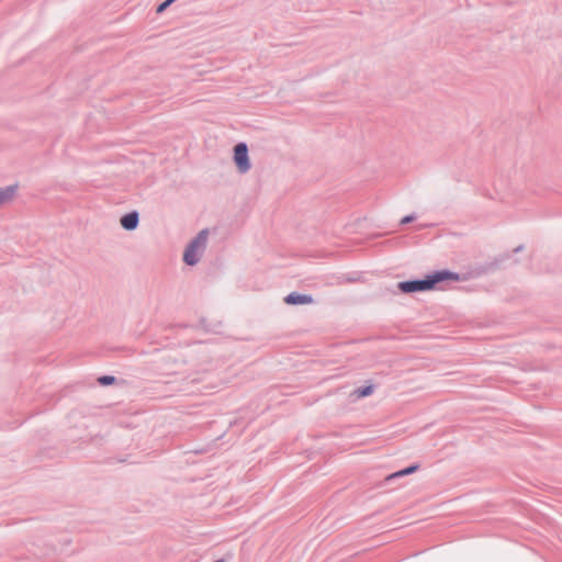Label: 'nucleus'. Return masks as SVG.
Segmentation results:
<instances>
[{
  "label": "nucleus",
  "instance_id": "obj_1",
  "mask_svg": "<svg viewBox=\"0 0 562 562\" xmlns=\"http://www.w3.org/2000/svg\"><path fill=\"white\" fill-rule=\"evenodd\" d=\"M446 280L459 281L460 277L458 273L440 270L428 274L425 279L402 281L397 288L404 293L423 292L432 290L438 283Z\"/></svg>",
  "mask_w": 562,
  "mask_h": 562
},
{
  "label": "nucleus",
  "instance_id": "obj_2",
  "mask_svg": "<svg viewBox=\"0 0 562 562\" xmlns=\"http://www.w3.org/2000/svg\"><path fill=\"white\" fill-rule=\"evenodd\" d=\"M207 238H209V231L202 229L188 244V246L186 247V250L183 252V261L188 266H195L200 261V259L206 248Z\"/></svg>",
  "mask_w": 562,
  "mask_h": 562
},
{
  "label": "nucleus",
  "instance_id": "obj_3",
  "mask_svg": "<svg viewBox=\"0 0 562 562\" xmlns=\"http://www.w3.org/2000/svg\"><path fill=\"white\" fill-rule=\"evenodd\" d=\"M234 162L240 173L250 170L251 165L248 156V147L246 143H238L234 147Z\"/></svg>",
  "mask_w": 562,
  "mask_h": 562
},
{
  "label": "nucleus",
  "instance_id": "obj_4",
  "mask_svg": "<svg viewBox=\"0 0 562 562\" xmlns=\"http://www.w3.org/2000/svg\"><path fill=\"white\" fill-rule=\"evenodd\" d=\"M313 296L310 294H302L299 292H291L284 297V302L289 305H302L313 303Z\"/></svg>",
  "mask_w": 562,
  "mask_h": 562
},
{
  "label": "nucleus",
  "instance_id": "obj_5",
  "mask_svg": "<svg viewBox=\"0 0 562 562\" xmlns=\"http://www.w3.org/2000/svg\"><path fill=\"white\" fill-rule=\"evenodd\" d=\"M139 223V215L136 211L124 214L121 220V226L126 231H134L137 228Z\"/></svg>",
  "mask_w": 562,
  "mask_h": 562
},
{
  "label": "nucleus",
  "instance_id": "obj_6",
  "mask_svg": "<svg viewBox=\"0 0 562 562\" xmlns=\"http://www.w3.org/2000/svg\"><path fill=\"white\" fill-rule=\"evenodd\" d=\"M16 186L0 188V205L11 201L16 192Z\"/></svg>",
  "mask_w": 562,
  "mask_h": 562
},
{
  "label": "nucleus",
  "instance_id": "obj_7",
  "mask_svg": "<svg viewBox=\"0 0 562 562\" xmlns=\"http://www.w3.org/2000/svg\"><path fill=\"white\" fill-rule=\"evenodd\" d=\"M418 469V465L417 464H413V465H409L403 470H400L397 472H394L390 475L386 476V481H393L394 479H397V477H402V476H405V475H408V474H412L414 472H416Z\"/></svg>",
  "mask_w": 562,
  "mask_h": 562
},
{
  "label": "nucleus",
  "instance_id": "obj_8",
  "mask_svg": "<svg viewBox=\"0 0 562 562\" xmlns=\"http://www.w3.org/2000/svg\"><path fill=\"white\" fill-rule=\"evenodd\" d=\"M372 392H373V386L367 385V386L357 389L355 391V394L357 395L358 398H362V397L371 395Z\"/></svg>",
  "mask_w": 562,
  "mask_h": 562
},
{
  "label": "nucleus",
  "instance_id": "obj_9",
  "mask_svg": "<svg viewBox=\"0 0 562 562\" xmlns=\"http://www.w3.org/2000/svg\"><path fill=\"white\" fill-rule=\"evenodd\" d=\"M115 381V378L112 376V375H102L98 379V382L101 384V385H111L113 384Z\"/></svg>",
  "mask_w": 562,
  "mask_h": 562
},
{
  "label": "nucleus",
  "instance_id": "obj_10",
  "mask_svg": "<svg viewBox=\"0 0 562 562\" xmlns=\"http://www.w3.org/2000/svg\"><path fill=\"white\" fill-rule=\"evenodd\" d=\"M176 0H165L162 3H160L157 8V12L161 13L164 12L171 3H173Z\"/></svg>",
  "mask_w": 562,
  "mask_h": 562
},
{
  "label": "nucleus",
  "instance_id": "obj_11",
  "mask_svg": "<svg viewBox=\"0 0 562 562\" xmlns=\"http://www.w3.org/2000/svg\"><path fill=\"white\" fill-rule=\"evenodd\" d=\"M415 218H416V216L414 214L406 215L401 220V224L405 225V224L412 223L413 221H415Z\"/></svg>",
  "mask_w": 562,
  "mask_h": 562
},
{
  "label": "nucleus",
  "instance_id": "obj_12",
  "mask_svg": "<svg viewBox=\"0 0 562 562\" xmlns=\"http://www.w3.org/2000/svg\"><path fill=\"white\" fill-rule=\"evenodd\" d=\"M214 562H225V561L223 559H218V560H216Z\"/></svg>",
  "mask_w": 562,
  "mask_h": 562
}]
</instances>
